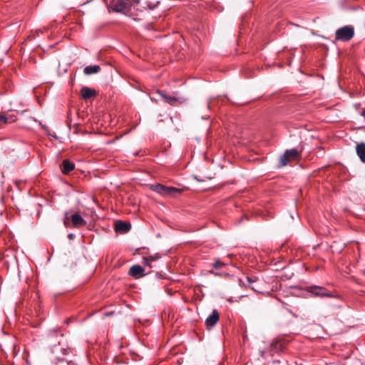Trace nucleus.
I'll use <instances>...</instances> for the list:
<instances>
[{
	"label": "nucleus",
	"instance_id": "10",
	"mask_svg": "<svg viewBox=\"0 0 365 365\" xmlns=\"http://www.w3.org/2000/svg\"><path fill=\"white\" fill-rule=\"evenodd\" d=\"M144 268L140 265H133L129 269V274L134 277H139L143 275Z\"/></svg>",
	"mask_w": 365,
	"mask_h": 365
},
{
	"label": "nucleus",
	"instance_id": "22",
	"mask_svg": "<svg viewBox=\"0 0 365 365\" xmlns=\"http://www.w3.org/2000/svg\"><path fill=\"white\" fill-rule=\"evenodd\" d=\"M361 115L365 118V109L362 111Z\"/></svg>",
	"mask_w": 365,
	"mask_h": 365
},
{
	"label": "nucleus",
	"instance_id": "3",
	"mask_svg": "<svg viewBox=\"0 0 365 365\" xmlns=\"http://www.w3.org/2000/svg\"><path fill=\"white\" fill-rule=\"evenodd\" d=\"M130 6V0H112L108 4V9L109 11L112 10L115 12H123L124 10L128 9Z\"/></svg>",
	"mask_w": 365,
	"mask_h": 365
},
{
	"label": "nucleus",
	"instance_id": "6",
	"mask_svg": "<svg viewBox=\"0 0 365 365\" xmlns=\"http://www.w3.org/2000/svg\"><path fill=\"white\" fill-rule=\"evenodd\" d=\"M158 93L160 95V96L164 99V101L170 104V105H175L176 102L179 103H182L185 101V99L182 98L176 97L175 96H171L169 94H167L164 93L163 91H158Z\"/></svg>",
	"mask_w": 365,
	"mask_h": 365
},
{
	"label": "nucleus",
	"instance_id": "23",
	"mask_svg": "<svg viewBox=\"0 0 365 365\" xmlns=\"http://www.w3.org/2000/svg\"><path fill=\"white\" fill-rule=\"evenodd\" d=\"M67 216H68V213L66 212L65 215L66 218H67Z\"/></svg>",
	"mask_w": 365,
	"mask_h": 365
},
{
	"label": "nucleus",
	"instance_id": "2",
	"mask_svg": "<svg viewBox=\"0 0 365 365\" xmlns=\"http://www.w3.org/2000/svg\"><path fill=\"white\" fill-rule=\"evenodd\" d=\"M354 35V29L351 26H343L336 31L335 39L336 41H348Z\"/></svg>",
	"mask_w": 365,
	"mask_h": 365
},
{
	"label": "nucleus",
	"instance_id": "15",
	"mask_svg": "<svg viewBox=\"0 0 365 365\" xmlns=\"http://www.w3.org/2000/svg\"><path fill=\"white\" fill-rule=\"evenodd\" d=\"M16 120V118L14 115H0V125H2L3 124H6V123H12V122H15Z\"/></svg>",
	"mask_w": 365,
	"mask_h": 365
},
{
	"label": "nucleus",
	"instance_id": "11",
	"mask_svg": "<svg viewBox=\"0 0 365 365\" xmlns=\"http://www.w3.org/2000/svg\"><path fill=\"white\" fill-rule=\"evenodd\" d=\"M356 151L360 160L365 163V143H361L358 144L356 147Z\"/></svg>",
	"mask_w": 365,
	"mask_h": 365
},
{
	"label": "nucleus",
	"instance_id": "14",
	"mask_svg": "<svg viewBox=\"0 0 365 365\" xmlns=\"http://www.w3.org/2000/svg\"><path fill=\"white\" fill-rule=\"evenodd\" d=\"M101 70V68L98 65L94 66H88L84 68V73L86 75H91L93 73H97Z\"/></svg>",
	"mask_w": 365,
	"mask_h": 365
},
{
	"label": "nucleus",
	"instance_id": "8",
	"mask_svg": "<svg viewBox=\"0 0 365 365\" xmlns=\"http://www.w3.org/2000/svg\"><path fill=\"white\" fill-rule=\"evenodd\" d=\"M131 228V225L129 222L123 221H117L115 224V230L120 232H127Z\"/></svg>",
	"mask_w": 365,
	"mask_h": 365
},
{
	"label": "nucleus",
	"instance_id": "21",
	"mask_svg": "<svg viewBox=\"0 0 365 365\" xmlns=\"http://www.w3.org/2000/svg\"><path fill=\"white\" fill-rule=\"evenodd\" d=\"M247 280H248V282H249L250 283H252L253 282H255V280H254V279H252V278H250V277H247Z\"/></svg>",
	"mask_w": 365,
	"mask_h": 365
},
{
	"label": "nucleus",
	"instance_id": "18",
	"mask_svg": "<svg viewBox=\"0 0 365 365\" xmlns=\"http://www.w3.org/2000/svg\"><path fill=\"white\" fill-rule=\"evenodd\" d=\"M213 100H214V98H210L207 100V103H206V104H205L206 108H207V110H209V109L210 108L211 103H212V101H213Z\"/></svg>",
	"mask_w": 365,
	"mask_h": 365
},
{
	"label": "nucleus",
	"instance_id": "16",
	"mask_svg": "<svg viewBox=\"0 0 365 365\" xmlns=\"http://www.w3.org/2000/svg\"><path fill=\"white\" fill-rule=\"evenodd\" d=\"M143 264H144L145 266H148V267H152L151 262H150V258H148V257H144L143 258Z\"/></svg>",
	"mask_w": 365,
	"mask_h": 365
},
{
	"label": "nucleus",
	"instance_id": "13",
	"mask_svg": "<svg viewBox=\"0 0 365 365\" xmlns=\"http://www.w3.org/2000/svg\"><path fill=\"white\" fill-rule=\"evenodd\" d=\"M81 95L83 98L88 99L93 96H94L96 93V91L94 89H91L88 87H83L81 89Z\"/></svg>",
	"mask_w": 365,
	"mask_h": 365
},
{
	"label": "nucleus",
	"instance_id": "24",
	"mask_svg": "<svg viewBox=\"0 0 365 365\" xmlns=\"http://www.w3.org/2000/svg\"><path fill=\"white\" fill-rule=\"evenodd\" d=\"M212 274H217L216 273H215L213 271L211 272Z\"/></svg>",
	"mask_w": 365,
	"mask_h": 365
},
{
	"label": "nucleus",
	"instance_id": "20",
	"mask_svg": "<svg viewBox=\"0 0 365 365\" xmlns=\"http://www.w3.org/2000/svg\"><path fill=\"white\" fill-rule=\"evenodd\" d=\"M68 237L69 239L72 240L74 238V235L72 233H70V234H68Z\"/></svg>",
	"mask_w": 365,
	"mask_h": 365
},
{
	"label": "nucleus",
	"instance_id": "17",
	"mask_svg": "<svg viewBox=\"0 0 365 365\" xmlns=\"http://www.w3.org/2000/svg\"><path fill=\"white\" fill-rule=\"evenodd\" d=\"M225 264L221 262L220 260H217L215 263L213 264V267L216 269H220L222 266H224Z\"/></svg>",
	"mask_w": 365,
	"mask_h": 365
},
{
	"label": "nucleus",
	"instance_id": "4",
	"mask_svg": "<svg viewBox=\"0 0 365 365\" xmlns=\"http://www.w3.org/2000/svg\"><path fill=\"white\" fill-rule=\"evenodd\" d=\"M299 153L296 149L287 150L279 158L280 166H285L291 160L296 159Z\"/></svg>",
	"mask_w": 365,
	"mask_h": 365
},
{
	"label": "nucleus",
	"instance_id": "9",
	"mask_svg": "<svg viewBox=\"0 0 365 365\" xmlns=\"http://www.w3.org/2000/svg\"><path fill=\"white\" fill-rule=\"evenodd\" d=\"M71 220L72 224L76 227H79L81 226L86 225V222L83 219V217L78 214H73L71 216Z\"/></svg>",
	"mask_w": 365,
	"mask_h": 365
},
{
	"label": "nucleus",
	"instance_id": "7",
	"mask_svg": "<svg viewBox=\"0 0 365 365\" xmlns=\"http://www.w3.org/2000/svg\"><path fill=\"white\" fill-rule=\"evenodd\" d=\"M219 313L216 309L212 310V314L206 319L205 324L207 327H212L219 320Z\"/></svg>",
	"mask_w": 365,
	"mask_h": 365
},
{
	"label": "nucleus",
	"instance_id": "19",
	"mask_svg": "<svg viewBox=\"0 0 365 365\" xmlns=\"http://www.w3.org/2000/svg\"><path fill=\"white\" fill-rule=\"evenodd\" d=\"M148 257L150 258V262H152L155 261L158 259H159L160 256L158 255H156L155 256H150V257Z\"/></svg>",
	"mask_w": 365,
	"mask_h": 365
},
{
	"label": "nucleus",
	"instance_id": "5",
	"mask_svg": "<svg viewBox=\"0 0 365 365\" xmlns=\"http://www.w3.org/2000/svg\"><path fill=\"white\" fill-rule=\"evenodd\" d=\"M308 292L317 297H331V294L324 287L319 286H312L308 288Z\"/></svg>",
	"mask_w": 365,
	"mask_h": 365
},
{
	"label": "nucleus",
	"instance_id": "1",
	"mask_svg": "<svg viewBox=\"0 0 365 365\" xmlns=\"http://www.w3.org/2000/svg\"><path fill=\"white\" fill-rule=\"evenodd\" d=\"M150 188L154 192L163 195L175 197L177 195L182 192V190L174 187H168L161 184H156L151 185Z\"/></svg>",
	"mask_w": 365,
	"mask_h": 365
},
{
	"label": "nucleus",
	"instance_id": "12",
	"mask_svg": "<svg viewBox=\"0 0 365 365\" xmlns=\"http://www.w3.org/2000/svg\"><path fill=\"white\" fill-rule=\"evenodd\" d=\"M75 168V165L70 162L68 160H64L62 163V172L64 174H68Z\"/></svg>",
	"mask_w": 365,
	"mask_h": 365
}]
</instances>
